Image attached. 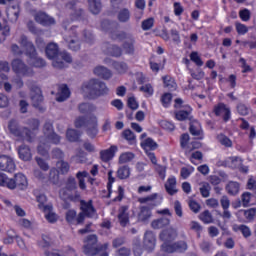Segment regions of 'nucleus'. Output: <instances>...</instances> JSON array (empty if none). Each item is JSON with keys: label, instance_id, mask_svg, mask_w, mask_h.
<instances>
[{"label": "nucleus", "instance_id": "obj_1", "mask_svg": "<svg viewBox=\"0 0 256 256\" xmlns=\"http://www.w3.org/2000/svg\"><path fill=\"white\" fill-rule=\"evenodd\" d=\"M175 237H177V231L173 228H168L162 231L160 234V239L164 242L162 244V251L165 253H175V251L183 253V251H187V243L185 241L171 244Z\"/></svg>", "mask_w": 256, "mask_h": 256}, {"label": "nucleus", "instance_id": "obj_2", "mask_svg": "<svg viewBox=\"0 0 256 256\" xmlns=\"http://www.w3.org/2000/svg\"><path fill=\"white\" fill-rule=\"evenodd\" d=\"M44 136L40 139V143L38 145V153L43 157L47 156L49 153V149H51V144L57 145L61 142V137L55 134L53 131V123L46 122L43 128Z\"/></svg>", "mask_w": 256, "mask_h": 256}, {"label": "nucleus", "instance_id": "obj_3", "mask_svg": "<svg viewBox=\"0 0 256 256\" xmlns=\"http://www.w3.org/2000/svg\"><path fill=\"white\" fill-rule=\"evenodd\" d=\"M28 125L31 127L32 132L27 130V128L21 130L19 124L15 120L9 122L8 129L10 133L14 135V137H17L19 141L31 142L37 135V129H39V120H32L28 123Z\"/></svg>", "mask_w": 256, "mask_h": 256}, {"label": "nucleus", "instance_id": "obj_4", "mask_svg": "<svg viewBox=\"0 0 256 256\" xmlns=\"http://www.w3.org/2000/svg\"><path fill=\"white\" fill-rule=\"evenodd\" d=\"M46 57L52 61L53 67L63 69L67 67V63H71L73 59L67 52L59 53V46L55 43H49L46 46Z\"/></svg>", "mask_w": 256, "mask_h": 256}, {"label": "nucleus", "instance_id": "obj_5", "mask_svg": "<svg viewBox=\"0 0 256 256\" xmlns=\"http://www.w3.org/2000/svg\"><path fill=\"white\" fill-rule=\"evenodd\" d=\"M81 91L84 97H87L88 99H97V97H101V95H107V93H109V88L105 83L98 79H91L83 83Z\"/></svg>", "mask_w": 256, "mask_h": 256}, {"label": "nucleus", "instance_id": "obj_6", "mask_svg": "<svg viewBox=\"0 0 256 256\" xmlns=\"http://www.w3.org/2000/svg\"><path fill=\"white\" fill-rule=\"evenodd\" d=\"M81 210L82 213H80L77 217V212L75 210H69L66 213V221L68 223H78L80 224L82 221L85 220L86 217H90L91 219H97V212L95 211V208L93 207V201H81Z\"/></svg>", "mask_w": 256, "mask_h": 256}, {"label": "nucleus", "instance_id": "obj_7", "mask_svg": "<svg viewBox=\"0 0 256 256\" xmlns=\"http://www.w3.org/2000/svg\"><path fill=\"white\" fill-rule=\"evenodd\" d=\"M20 44L22 45L25 55H27L28 57V65H30L31 67H35L37 69L41 67H45L46 65L45 60H43L40 57H37L35 46H33V43L27 40V37L22 36L20 40Z\"/></svg>", "mask_w": 256, "mask_h": 256}, {"label": "nucleus", "instance_id": "obj_8", "mask_svg": "<svg viewBox=\"0 0 256 256\" xmlns=\"http://www.w3.org/2000/svg\"><path fill=\"white\" fill-rule=\"evenodd\" d=\"M157 197H158L157 193H154L152 195L138 199L139 203H145L146 205L150 206V207H147V206L140 207V212L138 213V219L143 223L151 219V209H153V207H157Z\"/></svg>", "mask_w": 256, "mask_h": 256}, {"label": "nucleus", "instance_id": "obj_9", "mask_svg": "<svg viewBox=\"0 0 256 256\" xmlns=\"http://www.w3.org/2000/svg\"><path fill=\"white\" fill-rule=\"evenodd\" d=\"M86 125L87 127V135L92 139L97 137V133H99V129L97 128V117L93 116L89 120H86L83 117H79L75 121V127H83Z\"/></svg>", "mask_w": 256, "mask_h": 256}, {"label": "nucleus", "instance_id": "obj_10", "mask_svg": "<svg viewBox=\"0 0 256 256\" xmlns=\"http://www.w3.org/2000/svg\"><path fill=\"white\" fill-rule=\"evenodd\" d=\"M12 69L16 75H22V77H31L33 75V68H29L19 59L12 61Z\"/></svg>", "mask_w": 256, "mask_h": 256}, {"label": "nucleus", "instance_id": "obj_11", "mask_svg": "<svg viewBox=\"0 0 256 256\" xmlns=\"http://www.w3.org/2000/svg\"><path fill=\"white\" fill-rule=\"evenodd\" d=\"M83 251L85 255L93 256L99 253V249H97V236L89 235L84 241Z\"/></svg>", "mask_w": 256, "mask_h": 256}, {"label": "nucleus", "instance_id": "obj_12", "mask_svg": "<svg viewBox=\"0 0 256 256\" xmlns=\"http://www.w3.org/2000/svg\"><path fill=\"white\" fill-rule=\"evenodd\" d=\"M17 165H15V160L11 156L0 153V171L5 173H15Z\"/></svg>", "mask_w": 256, "mask_h": 256}, {"label": "nucleus", "instance_id": "obj_13", "mask_svg": "<svg viewBox=\"0 0 256 256\" xmlns=\"http://www.w3.org/2000/svg\"><path fill=\"white\" fill-rule=\"evenodd\" d=\"M31 100H32V105L34 107H36L40 111L43 110V108H41V103H43V94L41 93V88L39 87L32 88Z\"/></svg>", "mask_w": 256, "mask_h": 256}, {"label": "nucleus", "instance_id": "obj_14", "mask_svg": "<svg viewBox=\"0 0 256 256\" xmlns=\"http://www.w3.org/2000/svg\"><path fill=\"white\" fill-rule=\"evenodd\" d=\"M141 139V147L146 151V153H149V151H155L157 149V142L152 140L151 138H147V134L143 133L140 137Z\"/></svg>", "mask_w": 256, "mask_h": 256}, {"label": "nucleus", "instance_id": "obj_15", "mask_svg": "<svg viewBox=\"0 0 256 256\" xmlns=\"http://www.w3.org/2000/svg\"><path fill=\"white\" fill-rule=\"evenodd\" d=\"M35 21L43 25L44 27H49V25H55V19L45 12H38L35 15Z\"/></svg>", "mask_w": 256, "mask_h": 256}, {"label": "nucleus", "instance_id": "obj_16", "mask_svg": "<svg viewBox=\"0 0 256 256\" xmlns=\"http://www.w3.org/2000/svg\"><path fill=\"white\" fill-rule=\"evenodd\" d=\"M76 187L77 183L75 182V178H70L67 183V192L65 189H62L60 191L61 199H63L64 201L67 199H73V196H71V193L69 192L73 191V189H75Z\"/></svg>", "mask_w": 256, "mask_h": 256}, {"label": "nucleus", "instance_id": "obj_17", "mask_svg": "<svg viewBox=\"0 0 256 256\" xmlns=\"http://www.w3.org/2000/svg\"><path fill=\"white\" fill-rule=\"evenodd\" d=\"M155 234L151 231H146L144 234V248L146 251H153L155 249Z\"/></svg>", "mask_w": 256, "mask_h": 256}, {"label": "nucleus", "instance_id": "obj_18", "mask_svg": "<svg viewBox=\"0 0 256 256\" xmlns=\"http://www.w3.org/2000/svg\"><path fill=\"white\" fill-rule=\"evenodd\" d=\"M214 113L217 116L223 117L224 121H229V119H231V110L227 108L225 104H219L216 106Z\"/></svg>", "mask_w": 256, "mask_h": 256}, {"label": "nucleus", "instance_id": "obj_19", "mask_svg": "<svg viewBox=\"0 0 256 256\" xmlns=\"http://www.w3.org/2000/svg\"><path fill=\"white\" fill-rule=\"evenodd\" d=\"M47 256H77L75 250L69 246L64 247L62 250L49 251L46 253Z\"/></svg>", "mask_w": 256, "mask_h": 256}, {"label": "nucleus", "instance_id": "obj_20", "mask_svg": "<svg viewBox=\"0 0 256 256\" xmlns=\"http://www.w3.org/2000/svg\"><path fill=\"white\" fill-rule=\"evenodd\" d=\"M129 217H131V214L129 213V206H122L118 213V219L122 227H126L129 223Z\"/></svg>", "mask_w": 256, "mask_h": 256}, {"label": "nucleus", "instance_id": "obj_21", "mask_svg": "<svg viewBox=\"0 0 256 256\" xmlns=\"http://www.w3.org/2000/svg\"><path fill=\"white\" fill-rule=\"evenodd\" d=\"M117 151H119V148L112 145L109 149L102 150L100 152V157L105 163H107V161H111V159L115 157V153H117Z\"/></svg>", "mask_w": 256, "mask_h": 256}, {"label": "nucleus", "instance_id": "obj_22", "mask_svg": "<svg viewBox=\"0 0 256 256\" xmlns=\"http://www.w3.org/2000/svg\"><path fill=\"white\" fill-rule=\"evenodd\" d=\"M70 95L71 91L69 90V87H67L65 84H62L58 87L56 101H59L60 103L66 101V99H69Z\"/></svg>", "mask_w": 256, "mask_h": 256}, {"label": "nucleus", "instance_id": "obj_23", "mask_svg": "<svg viewBox=\"0 0 256 256\" xmlns=\"http://www.w3.org/2000/svg\"><path fill=\"white\" fill-rule=\"evenodd\" d=\"M165 189L168 195H175V193H177V178H175V176H171L167 179Z\"/></svg>", "mask_w": 256, "mask_h": 256}, {"label": "nucleus", "instance_id": "obj_24", "mask_svg": "<svg viewBox=\"0 0 256 256\" xmlns=\"http://www.w3.org/2000/svg\"><path fill=\"white\" fill-rule=\"evenodd\" d=\"M190 133L196 139H203V130L201 129V124L199 123V121L194 120L191 122Z\"/></svg>", "mask_w": 256, "mask_h": 256}, {"label": "nucleus", "instance_id": "obj_25", "mask_svg": "<svg viewBox=\"0 0 256 256\" xmlns=\"http://www.w3.org/2000/svg\"><path fill=\"white\" fill-rule=\"evenodd\" d=\"M42 211L44 212L45 219L48 221V223H57L59 216H57L53 212V205L48 204V206L45 207L44 210H42Z\"/></svg>", "mask_w": 256, "mask_h": 256}, {"label": "nucleus", "instance_id": "obj_26", "mask_svg": "<svg viewBox=\"0 0 256 256\" xmlns=\"http://www.w3.org/2000/svg\"><path fill=\"white\" fill-rule=\"evenodd\" d=\"M15 187H19V189H25L28 187L29 182H27V176L23 173H17L14 176Z\"/></svg>", "mask_w": 256, "mask_h": 256}, {"label": "nucleus", "instance_id": "obj_27", "mask_svg": "<svg viewBox=\"0 0 256 256\" xmlns=\"http://www.w3.org/2000/svg\"><path fill=\"white\" fill-rule=\"evenodd\" d=\"M94 75L101 77L102 79H111L112 73L111 70L107 69L104 66H97L94 68Z\"/></svg>", "mask_w": 256, "mask_h": 256}, {"label": "nucleus", "instance_id": "obj_28", "mask_svg": "<svg viewBox=\"0 0 256 256\" xmlns=\"http://www.w3.org/2000/svg\"><path fill=\"white\" fill-rule=\"evenodd\" d=\"M0 186L8 187V189H15V180L7 177V174L0 172Z\"/></svg>", "mask_w": 256, "mask_h": 256}, {"label": "nucleus", "instance_id": "obj_29", "mask_svg": "<svg viewBox=\"0 0 256 256\" xmlns=\"http://www.w3.org/2000/svg\"><path fill=\"white\" fill-rule=\"evenodd\" d=\"M175 117L178 121H185L191 119V107L183 106V109L176 112Z\"/></svg>", "mask_w": 256, "mask_h": 256}, {"label": "nucleus", "instance_id": "obj_30", "mask_svg": "<svg viewBox=\"0 0 256 256\" xmlns=\"http://www.w3.org/2000/svg\"><path fill=\"white\" fill-rule=\"evenodd\" d=\"M18 155L22 161H31V158L33 157L31 155V149L25 145L19 147Z\"/></svg>", "mask_w": 256, "mask_h": 256}, {"label": "nucleus", "instance_id": "obj_31", "mask_svg": "<svg viewBox=\"0 0 256 256\" xmlns=\"http://www.w3.org/2000/svg\"><path fill=\"white\" fill-rule=\"evenodd\" d=\"M135 160V153L133 152H123L120 154L118 158V163L120 165H127V163H131V161Z\"/></svg>", "mask_w": 256, "mask_h": 256}, {"label": "nucleus", "instance_id": "obj_32", "mask_svg": "<svg viewBox=\"0 0 256 256\" xmlns=\"http://www.w3.org/2000/svg\"><path fill=\"white\" fill-rule=\"evenodd\" d=\"M88 5L93 15H98L101 12V0H88Z\"/></svg>", "mask_w": 256, "mask_h": 256}, {"label": "nucleus", "instance_id": "obj_33", "mask_svg": "<svg viewBox=\"0 0 256 256\" xmlns=\"http://www.w3.org/2000/svg\"><path fill=\"white\" fill-rule=\"evenodd\" d=\"M240 184L238 182L235 181H230L227 185H226V191L229 195H237V193H239V189H240Z\"/></svg>", "mask_w": 256, "mask_h": 256}, {"label": "nucleus", "instance_id": "obj_34", "mask_svg": "<svg viewBox=\"0 0 256 256\" xmlns=\"http://www.w3.org/2000/svg\"><path fill=\"white\" fill-rule=\"evenodd\" d=\"M118 179H129L131 177V168L129 166H122L117 170Z\"/></svg>", "mask_w": 256, "mask_h": 256}, {"label": "nucleus", "instance_id": "obj_35", "mask_svg": "<svg viewBox=\"0 0 256 256\" xmlns=\"http://www.w3.org/2000/svg\"><path fill=\"white\" fill-rule=\"evenodd\" d=\"M164 87L170 89V91H175L177 89V83H175V79L171 78V76L163 77Z\"/></svg>", "mask_w": 256, "mask_h": 256}, {"label": "nucleus", "instance_id": "obj_36", "mask_svg": "<svg viewBox=\"0 0 256 256\" xmlns=\"http://www.w3.org/2000/svg\"><path fill=\"white\" fill-rule=\"evenodd\" d=\"M7 16L9 21H11V23L17 22V19H19V8H15V7L9 8Z\"/></svg>", "mask_w": 256, "mask_h": 256}, {"label": "nucleus", "instance_id": "obj_37", "mask_svg": "<svg viewBox=\"0 0 256 256\" xmlns=\"http://www.w3.org/2000/svg\"><path fill=\"white\" fill-rule=\"evenodd\" d=\"M153 229H162V227H165L169 225V218H161L158 220H154L151 223Z\"/></svg>", "mask_w": 256, "mask_h": 256}, {"label": "nucleus", "instance_id": "obj_38", "mask_svg": "<svg viewBox=\"0 0 256 256\" xmlns=\"http://www.w3.org/2000/svg\"><path fill=\"white\" fill-rule=\"evenodd\" d=\"M140 91L144 93L145 97H153V93H155V90L153 89V85L149 83L143 84L140 87Z\"/></svg>", "mask_w": 256, "mask_h": 256}, {"label": "nucleus", "instance_id": "obj_39", "mask_svg": "<svg viewBox=\"0 0 256 256\" xmlns=\"http://www.w3.org/2000/svg\"><path fill=\"white\" fill-rule=\"evenodd\" d=\"M66 137L68 141L74 143L75 141H79V137H81V134H79L77 130L68 129L66 132Z\"/></svg>", "mask_w": 256, "mask_h": 256}, {"label": "nucleus", "instance_id": "obj_40", "mask_svg": "<svg viewBox=\"0 0 256 256\" xmlns=\"http://www.w3.org/2000/svg\"><path fill=\"white\" fill-rule=\"evenodd\" d=\"M124 139L128 141L129 145H135L137 139L135 138V134L131 130H124L122 133Z\"/></svg>", "mask_w": 256, "mask_h": 256}, {"label": "nucleus", "instance_id": "obj_41", "mask_svg": "<svg viewBox=\"0 0 256 256\" xmlns=\"http://www.w3.org/2000/svg\"><path fill=\"white\" fill-rule=\"evenodd\" d=\"M200 193L202 197H209V195H211V185H209L207 182H202L200 184Z\"/></svg>", "mask_w": 256, "mask_h": 256}, {"label": "nucleus", "instance_id": "obj_42", "mask_svg": "<svg viewBox=\"0 0 256 256\" xmlns=\"http://www.w3.org/2000/svg\"><path fill=\"white\" fill-rule=\"evenodd\" d=\"M66 43H68V46L70 49H72V51H79L80 49V45H79V41H77V39L73 38V37H68L65 38Z\"/></svg>", "mask_w": 256, "mask_h": 256}, {"label": "nucleus", "instance_id": "obj_43", "mask_svg": "<svg viewBox=\"0 0 256 256\" xmlns=\"http://www.w3.org/2000/svg\"><path fill=\"white\" fill-rule=\"evenodd\" d=\"M36 199L38 204L39 209H41V211L45 210V207H47L49 204L47 203V196H45V194H36Z\"/></svg>", "mask_w": 256, "mask_h": 256}, {"label": "nucleus", "instance_id": "obj_44", "mask_svg": "<svg viewBox=\"0 0 256 256\" xmlns=\"http://www.w3.org/2000/svg\"><path fill=\"white\" fill-rule=\"evenodd\" d=\"M80 113H93L95 111V105L91 103H82L79 105Z\"/></svg>", "mask_w": 256, "mask_h": 256}, {"label": "nucleus", "instance_id": "obj_45", "mask_svg": "<svg viewBox=\"0 0 256 256\" xmlns=\"http://www.w3.org/2000/svg\"><path fill=\"white\" fill-rule=\"evenodd\" d=\"M131 18V13L127 9H122L118 13V20L121 23H127V21Z\"/></svg>", "mask_w": 256, "mask_h": 256}, {"label": "nucleus", "instance_id": "obj_46", "mask_svg": "<svg viewBox=\"0 0 256 256\" xmlns=\"http://www.w3.org/2000/svg\"><path fill=\"white\" fill-rule=\"evenodd\" d=\"M234 231H240L244 237H251V229L246 225L234 226Z\"/></svg>", "mask_w": 256, "mask_h": 256}, {"label": "nucleus", "instance_id": "obj_47", "mask_svg": "<svg viewBox=\"0 0 256 256\" xmlns=\"http://www.w3.org/2000/svg\"><path fill=\"white\" fill-rule=\"evenodd\" d=\"M195 171L193 166H186L181 169L180 175L182 179H187Z\"/></svg>", "mask_w": 256, "mask_h": 256}, {"label": "nucleus", "instance_id": "obj_48", "mask_svg": "<svg viewBox=\"0 0 256 256\" xmlns=\"http://www.w3.org/2000/svg\"><path fill=\"white\" fill-rule=\"evenodd\" d=\"M49 181L50 183H53V185L59 183V171H57V169L52 168L50 170Z\"/></svg>", "mask_w": 256, "mask_h": 256}, {"label": "nucleus", "instance_id": "obj_49", "mask_svg": "<svg viewBox=\"0 0 256 256\" xmlns=\"http://www.w3.org/2000/svg\"><path fill=\"white\" fill-rule=\"evenodd\" d=\"M114 69L119 73L120 75H123V73H127V64L123 62H116L114 64Z\"/></svg>", "mask_w": 256, "mask_h": 256}, {"label": "nucleus", "instance_id": "obj_50", "mask_svg": "<svg viewBox=\"0 0 256 256\" xmlns=\"http://www.w3.org/2000/svg\"><path fill=\"white\" fill-rule=\"evenodd\" d=\"M235 27L238 35H245L246 33L249 32V28L247 27V25L242 24L240 22H236Z\"/></svg>", "mask_w": 256, "mask_h": 256}, {"label": "nucleus", "instance_id": "obj_51", "mask_svg": "<svg viewBox=\"0 0 256 256\" xmlns=\"http://www.w3.org/2000/svg\"><path fill=\"white\" fill-rule=\"evenodd\" d=\"M219 143H221V145H224V147H231V145H233V142H231V139H229V137L220 134L217 137Z\"/></svg>", "mask_w": 256, "mask_h": 256}, {"label": "nucleus", "instance_id": "obj_52", "mask_svg": "<svg viewBox=\"0 0 256 256\" xmlns=\"http://www.w3.org/2000/svg\"><path fill=\"white\" fill-rule=\"evenodd\" d=\"M190 59L197 65L198 67H203V60H201V56H199V53L197 52H192L190 54Z\"/></svg>", "mask_w": 256, "mask_h": 256}, {"label": "nucleus", "instance_id": "obj_53", "mask_svg": "<svg viewBox=\"0 0 256 256\" xmlns=\"http://www.w3.org/2000/svg\"><path fill=\"white\" fill-rule=\"evenodd\" d=\"M155 25V18L151 17L142 22L143 31H149Z\"/></svg>", "mask_w": 256, "mask_h": 256}, {"label": "nucleus", "instance_id": "obj_54", "mask_svg": "<svg viewBox=\"0 0 256 256\" xmlns=\"http://www.w3.org/2000/svg\"><path fill=\"white\" fill-rule=\"evenodd\" d=\"M200 219L201 221H203V223H213V216L211 215V212H209V210H206L202 214H200Z\"/></svg>", "mask_w": 256, "mask_h": 256}, {"label": "nucleus", "instance_id": "obj_55", "mask_svg": "<svg viewBox=\"0 0 256 256\" xmlns=\"http://www.w3.org/2000/svg\"><path fill=\"white\" fill-rule=\"evenodd\" d=\"M89 174L86 172V171H83V172H78L77 173V178L79 180V187L80 189H85L86 186H85V177H87Z\"/></svg>", "mask_w": 256, "mask_h": 256}, {"label": "nucleus", "instance_id": "obj_56", "mask_svg": "<svg viewBox=\"0 0 256 256\" xmlns=\"http://www.w3.org/2000/svg\"><path fill=\"white\" fill-rule=\"evenodd\" d=\"M57 169H59L60 173L65 174L69 171V163L65 161H58L56 164Z\"/></svg>", "mask_w": 256, "mask_h": 256}, {"label": "nucleus", "instance_id": "obj_57", "mask_svg": "<svg viewBox=\"0 0 256 256\" xmlns=\"http://www.w3.org/2000/svg\"><path fill=\"white\" fill-rule=\"evenodd\" d=\"M172 99H173V96L171 95V93L163 94L161 97V102L163 107H169V105H171Z\"/></svg>", "mask_w": 256, "mask_h": 256}, {"label": "nucleus", "instance_id": "obj_58", "mask_svg": "<svg viewBox=\"0 0 256 256\" xmlns=\"http://www.w3.org/2000/svg\"><path fill=\"white\" fill-rule=\"evenodd\" d=\"M251 197H253V195L249 192H244L242 194L241 199H242L243 207H249L251 203Z\"/></svg>", "mask_w": 256, "mask_h": 256}, {"label": "nucleus", "instance_id": "obj_59", "mask_svg": "<svg viewBox=\"0 0 256 256\" xmlns=\"http://www.w3.org/2000/svg\"><path fill=\"white\" fill-rule=\"evenodd\" d=\"M7 235V238L4 239V243L5 245H11V243L15 241V238L17 239V234L15 233V231L10 230L8 231Z\"/></svg>", "mask_w": 256, "mask_h": 256}, {"label": "nucleus", "instance_id": "obj_60", "mask_svg": "<svg viewBox=\"0 0 256 256\" xmlns=\"http://www.w3.org/2000/svg\"><path fill=\"white\" fill-rule=\"evenodd\" d=\"M155 171L158 173L160 179H165V177L167 175V168H165V166H161V165L157 164L155 166Z\"/></svg>", "mask_w": 256, "mask_h": 256}, {"label": "nucleus", "instance_id": "obj_61", "mask_svg": "<svg viewBox=\"0 0 256 256\" xmlns=\"http://www.w3.org/2000/svg\"><path fill=\"white\" fill-rule=\"evenodd\" d=\"M239 17L242 21L247 22L251 19V11H249V9L240 10Z\"/></svg>", "mask_w": 256, "mask_h": 256}, {"label": "nucleus", "instance_id": "obj_62", "mask_svg": "<svg viewBox=\"0 0 256 256\" xmlns=\"http://www.w3.org/2000/svg\"><path fill=\"white\" fill-rule=\"evenodd\" d=\"M255 215H256V209L255 208H250V209L244 211V217L248 221H253V219H255Z\"/></svg>", "mask_w": 256, "mask_h": 256}, {"label": "nucleus", "instance_id": "obj_63", "mask_svg": "<svg viewBox=\"0 0 256 256\" xmlns=\"http://www.w3.org/2000/svg\"><path fill=\"white\" fill-rule=\"evenodd\" d=\"M36 163L42 171H49V164L43 158L36 157Z\"/></svg>", "mask_w": 256, "mask_h": 256}, {"label": "nucleus", "instance_id": "obj_64", "mask_svg": "<svg viewBox=\"0 0 256 256\" xmlns=\"http://www.w3.org/2000/svg\"><path fill=\"white\" fill-rule=\"evenodd\" d=\"M247 187L250 191H254V193L256 194V179L250 177L247 183Z\"/></svg>", "mask_w": 256, "mask_h": 256}]
</instances>
